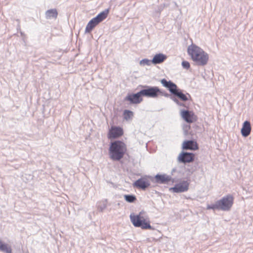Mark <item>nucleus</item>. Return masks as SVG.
<instances>
[{"label":"nucleus","mask_w":253,"mask_h":253,"mask_svg":"<svg viewBox=\"0 0 253 253\" xmlns=\"http://www.w3.org/2000/svg\"><path fill=\"white\" fill-rule=\"evenodd\" d=\"M124 197L125 200L129 203H134L136 200V196L132 194L125 195Z\"/></svg>","instance_id":"22"},{"label":"nucleus","mask_w":253,"mask_h":253,"mask_svg":"<svg viewBox=\"0 0 253 253\" xmlns=\"http://www.w3.org/2000/svg\"><path fill=\"white\" fill-rule=\"evenodd\" d=\"M160 82L163 86L167 88L169 92L178 99H179L182 101H186L191 98L189 93H183L182 90L179 88L177 85L172 81L163 79Z\"/></svg>","instance_id":"2"},{"label":"nucleus","mask_w":253,"mask_h":253,"mask_svg":"<svg viewBox=\"0 0 253 253\" xmlns=\"http://www.w3.org/2000/svg\"><path fill=\"white\" fill-rule=\"evenodd\" d=\"M0 251L4 253H12V249L10 246L0 240Z\"/></svg>","instance_id":"20"},{"label":"nucleus","mask_w":253,"mask_h":253,"mask_svg":"<svg viewBox=\"0 0 253 253\" xmlns=\"http://www.w3.org/2000/svg\"><path fill=\"white\" fill-rule=\"evenodd\" d=\"M167 58V56L163 53H158L154 55L152 59V64L154 65L161 64Z\"/></svg>","instance_id":"18"},{"label":"nucleus","mask_w":253,"mask_h":253,"mask_svg":"<svg viewBox=\"0 0 253 253\" xmlns=\"http://www.w3.org/2000/svg\"><path fill=\"white\" fill-rule=\"evenodd\" d=\"M58 11L56 8L50 9L45 11V16L47 19H56Z\"/></svg>","instance_id":"19"},{"label":"nucleus","mask_w":253,"mask_h":253,"mask_svg":"<svg viewBox=\"0 0 253 253\" xmlns=\"http://www.w3.org/2000/svg\"><path fill=\"white\" fill-rule=\"evenodd\" d=\"M107 200L104 199L101 201L97 203V209L100 211L102 212L107 207Z\"/></svg>","instance_id":"21"},{"label":"nucleus","mask_w":253,"mask_h":253,"mask_svg":"<svg viewBox=\"0 0 253 253\" xmlns=\"http://www.w3.org/2000/svg\"><path fill=\"white\" fill-rule=\"evenodd\" d=\"M152 63V60H149L148 59L145 58L141 60H140L139 64L140 65L142 66H145V65H148L150 66Z\"/></svg>","instance_id":"23"},{"label":"nucleus","mask_w":253,"mask_h":253,"mask_svg":"<svg viewBox=\"0 0 253 253\" xmlns=\"http://www.w3.org/2000/svg\"><path fill=\"white\" fill-rule=\"evenodd\" d=\"M197 143L194 140H186L183 143L182 149L183 150H196L198 149Z\"/></svg>","instance_id":"17"},{"label":"nucleus","mask_w":253,"mask_h":253,"mask_svg":"<svg viewBox=\"0 0 253 253\" xmlns=\"http://www.w3.org/2000/svg\"><path fill=\"white\" fill-rule=\"evenodd\" d=\"M234 198L232 195L228 194L223 197L220 200H217L215 203L208 205L207 210H221L222 211H229L233 206Z\"/></svg>","instance_id":"4"},{"label":"nucleus","mask_w":253,"mask_h":253,"mask_svg":"<svg viewBox=\"0 0 253 253\" xmlns=\"http://www.w3.org/2000/svg\"><path fill=\"white\" fill-rule=\"evenodd\" d=\"M164 7V6H163V5H161L159 6V7L158 8L159 12H160L163 9Z\"/></svg>","instance_id":"27"},{"label":"nucleus","mask_w":253,"mask_h":253,"mask_svg":"<svg viewBox=\"0 0 253 253\" xmlns=\"http://www.w3.org/2000/svg\"><path fill=\"white\" fill-rule=\"evenodd\" d=\"M180 115L183 120L188 123H192L194 122L196 119V116L194 113L188 110H182Z\"/></svg>","instance_id":"11"},{"label":"nucleus","mask_w":253,"mask_h":253,"mask_svg":"<svg viewBox=\"0 0 253 253\" xmlns=\"http://www.w3.org/2000/svg\"><path fill=\"white\" fill-rule=\"evenodd\" d=\"M109 12V9H106L99 13L96 17L91 19L85 27V32L86 33H90L96 26L107 18Z\"/></svg>","instance_id":"5"},{"label":"nucleus","mask_w":253,"mask_h":253,"mask_svg":"<svg viewBox=\"0 0 253 253\" xmlns=\"http://www.w3.org/2000/svg\"><path fill=\"white\" fill-rule=\"evenodd\" d=\"M252 127L250 122L249 121H245L241 130L242 135L244 137H248L251 132Z\"/></svg>","instance_id":"16"},{"label":"nucleus","mask_w":253,"mask_h":253,"mask_svg":"<svg viewBox=\"0 0 253 253\" xmlns=\"http://www.w3.org/2000/svg\"><path fill=\"white\" fill-rule=\"evenodd\" d=\"M124 114L125 119L127 120L133 116V112L130 110H125Z\"/></svg>","instance_id":"24"},{"label":"nucleus","mask_w":253,"mask_h":253,"mask_svg":"<svg viewBox=\"0 0 253 253\" xmlns=\"http://www.w3.org/2000/svg\"><path fill=\"white\" fill-rule=\"evenodd\" d=\"M155 182L159 184H166L168 183L171 180V177L166 174H157L155 177Z\"/></svg>","instance_id":"14"},{"label":"nucleus","mask_w":253,"mask_h":253,"mask_svg":"<svg viewBox=\"0 0 253 253\" xmlns=\"http://www.w3.org/2000/svg\"><path fill=\"white\" fill-rule=\"evenodd\" d=\"M123 129L120 126H112L109 130L108 138L109 139L117 138L123 134Z\"/></svg>","instance_id":"9"},{"label":"nucleus","mask_w":253,"mask_h":253,"mask_svg":"<svg viewBox=\"0 0 253 253\" xmlns=\"http://www.w3.org/2000/svg\"><path fill=\"white\" fill-rule=\"evenodd\" d=\"M141 213L135 215L131 213L130 215V219L133 225L136 227H141L143 229H151L152 227L149 222L146 221L144 218L141 216Z\"/></svg>","instance_id":"6"},{"label":"nucleus","mask_w":253,"mask_h":253,"mask_svg":"<svg viewBox=\"0 0 253 253\" xmlns=\"http://www.w3.org/2000/svg\"><path fill=\"white\" fill-rule=\"evenodd\" d=\"M143 88L141 90L143 96L148 98H156L158 97L159 88L156 86H142Z\"/></svg>","instance_id":"7"},{"label":"nucleus","mask_w":253,"mask_h":253,"mask_svg":"<svg viewBox=\"0 0 253 253\" xmlns=\"http://www.w3.org/2000/svg\"><path fill=\"white\" fill-rule=\"evenodd\" d=\"M190 128V126L189 125H185L183 127V131L185 135H187L188 133V131Z\"/></svg>","instance_id":"26"},{"label":"nucleus","mask_w":253,"mask_h":253,"mask_svg":"<svg viewBox=\"0 0 253 253\" xmlns=\"http://www.w3.org/2000/svg\"><path fill=\"white\" fill-rule=\"evenodd\" d=\"M187 52L197 65L205 66L207 64L209 55L199 46L191 44L188 46Z\"/></svg>","instance_id":"1"},{"label":"nucleus","mask_w":253,"mask_h":253,"mask_svg":"<svg viewBox=\"0 0 253 253\" xmlns=\"http://www.w3.org/2000/svg\"><path fill=\"white\" fill-rule=\"evenodd\" d=\"M126 150L124 142L120 140L115 141L111 143L109 147L110 158L113 161H120L124 157Z\"/></svg>","instance_id":"3"},{"label":"nucleus","mask_w":253,"mask_h":253,"mask_svg":"<svg viewBox=\"0 0 253 253\" xmlns=\"http://www.w3.org/2000/svg\"><path fill=\"white\" fill-rule=\"evenodd\" d=\"M182 66L183 68L188 69L190 67V63L187 61H183L182 62Z\"/></svg>","instance_id":"25"},{"label":"nucleus","mask_w":253,"mask_h":253,"mask_svg":"<svg viewBox=\"0 0 253 253\" xmlns=\"http://www.w3.org/2000/svg\"><path fill=\"white\" fill-rule=\"evenodd\" d=\"M142 96L143 95L141 91L140 90L136 93L128 94L125 100L129 101L131 104H138L142 101Z\"/></svg>","instance_id":"10"},{"label":"nucleus","mask_w":253,"mask_h":253,"mask_svg":"<svg viewBox=\"0 0 253 253\" xmlns=\"http://www.w3.org/2000/svg\"><path fill=\"white\" fill-rule=\"evenodd\" d=\"M195 159V155L193 153L182 151L178 155L177 160L179 163L187 164L193 162Z\"/></svg>","instance_id":"8"},{"label":"nucleus","mask_w":253,"mask_h":253,"mask_svg":"<svg viewBox=\"0 0 253 253\" xmlns=\"http://www.w3.org/2000/svg\"><path fill=\"white\" fill-rule=\"evenodd\" d=\"M159 91L158 92V96L159 95L164 96L166 97L169 98L171 100H172L175 103H176L178 106L185 107L184 103L180 102L177 98L175 97L173 95H172L168 93L165 91H163L159 88Z\"/></svg>","instance_id":"15"},{"label":"nucleus","mask_w":253,"mask_h":253,"mask_svg":"<svg viewBox=\"0 0 253 253\" xmlns=\"http://www.w3.org/2000/svg\"><path fill=\"white\" fill-rule=\"evenodd\" d=\"M189 183L187 181H183L175 185L170 189L175 193H180L187 191L188 190Z\"/></svg>","instance_id":"12"},{"label":"nucleus","mask_w":253,"mask_h":253,"mask_svg":"<svg viewBox=\"0 0 253 253\" xmlns=\"http://www.w3.org/2000/svg\"><path fill=\"white\" fill-rule=\"evenodd\" d=\"M134 187L142 190H145L150 185V182L147 179L140 178L136 180L133 184Z\"/></svg>","instance_id":"13"}]
</instances>
